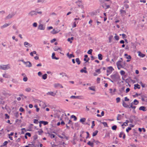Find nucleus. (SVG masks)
I'll return each instance as SVG.
<instances>
[{"instance_id": "4", "label": "nucleus", "mask_w": 147, "mask_h": 147, "mask_svg": "<svg viewBox=\"0 0 147 147\" xmlns=\"http://www.w3.org/2000/svg\"><path fill=\"white\" fill-rule=\"evenodd\" d=\"M76 3L77 4V6L78 8H79L82 9L83 8L84 6L82 4L81 2L80 1H77L76 2Z\"/></svg>"}, {"instance_id": "49", "label": "nucleus", "mask_w": 147, "mask_h": 147, "mask_svg": "<svg viewBox=\"0 0 147 147\" xmlns=\"http://www.w3.org/2000/svg\"><path fill=\"white\" fill-rule=\"evenodd\" d=\"M125 72L123 70H121L120 72V74L121 75H123L125 74Z\"/></svg>"}, {"instance_id": "30", "label": "nucleus", "mask_w": 147, "mask_h": 147, "mask_svg": "<svg viewBox=\"0 0 147 147\" xmlns=\"http://www.w3.org/2000/svg\"><path fill=\"white\" fill-rule=\"evenodd\" d=\"M76 61L77 63L79 65L80 63V61L79 58H77L76 59Z\"/></svg>"}, {"instance_id": "14", "label": "nucleus", "mask_w": 147, "mask_h": 147, "mask_svg": "<svg viewBox=\"0 0 147 147\" xmlns=\"http://www.w3.org/2000/svg\"><path fill=\"white\" fill-rule=\"evenodd\" d=\"M13 16L14 15L13 14H9L5 18V19L6 20L12 18Z\"/></svg>"}, {"instance_id": "19", "label": "nucleus", "mask_w": 147, "mask_h": 147, "mask_svg": "<svg viewBox=\"0 0 147 147\" xmlns=\"http://www.w3.org/2000/svg\"><path fill=\"white\" fill-rule=\"evenodd\" d=\"M31 90V88L30 87H28L25 88V91L27 92H29Z\"/></svg>"}, {"instance_id": "15", "label": "nucleus", "mask_w": 147, "mask_h": 147, "mask_svg": "<svg viewBox=\"0 0 147 147\" xmlns=\"http://www.w3.org/2000/svg\"><path fill=\"white\" fill-rule=\"evenodd\" d=\"M140 86L138 84H137L134 85V89H136L137 88L140 89Z\"/></svg>"}, {"instance_id": "43", "label": "nucleus", "mask_w": 147, "mask_h": 147, "mask_svg": "<svg viewBox=\"0 0 147 147\" xmlns=\"http://www.w3.org/2000/svg\"><path fill=\"white\" fill-rule=\"evenodd\" d=\"M80 72L81 73H87V71L86 70H84L83 69H81L80 71Z\"/></svg>"}, {"instance_id": "17", "label": "nucleus", "mask_w": 147, "mask_h": 147, "mask_svg": "<svg viewBox=\"0 0 147 147\" xmlns=\"http://www.w3.org/2000/svg\"><path fill=\"white\" fill-rule=\"evenodd\" d=\"M138 55L140 57H143L145 56V55L141 53L140 51L138 52Z\"/></svg>"}, {"instance_id": "50", "label": "nucleus", "mask_w": 147, "mask_h": 147, "mask_svg": "<svg viewBox=\"0 0 147 147\" xmlns=\"http://www.w3.org/2000/svg\"><path fill=\"white\" fill-rule=\"evenodd\" d=\"M115 38L116 40H118L119 39V36H117L115 34Z\"/></svg>"}, {"instance_id": "34", "label": "nucleus", "mask_w": 147, "mask_h": 147, "mask_svg": "<svg viewBox=\"0 0 147 147\" xmlns=\"http://www.w3.org/2000/svg\"><path fill=\"white\" fill-rule=\"evenodd\" d=\"M47 74H44L42 76V79H43L44 80H45L47 78Z\"/></svg>"}, {"instance_id": "8", "label": "nucleus", "mask_w": 147, "mask_h": 147, "mask_svg": "<svg viewBox=\"0 0 147 147\" xmlns=\"http://www.w3.org/2000/svg\"><path fill=\"white\" fill-rule=\"evenodd\" d=\"M113 70H114V69L112 67H108V69L107 70V73L109 74L111 73Z\"/></svg>"}, {"instance_id": "64", "label": "nucleus", "mask_w": 147, "mask_h": 147, "mask_svg": "<svg viewBox=\"0 0 147 147\" xmlns=\"http://www.w3.org/2000/svg\"><path fill=\"white\" fill-rule=\"evenodd\" d=\"M124 6L125 7V8L127 9H128L129 7V6L128 4H125L124 5Z\"/></svg>"}, {"instance_id": "46", "label": "nucleus", "mask_w": 147, "mask_h": 147, "mask_svg": "<svg viewBox=\"0 0 147 147\" xmlns=\"http://www.w3.org/2000/svg\"><path fill=\"white\" fill-rule=\"evenodd\" d=\"M92 51V50L91 49H90L88 50V51L87 52V53L88 54H91Z\"/></svg>"}, {"instance_id": "31", "label": "nucleus", "mask_w": 147, "mask_h": 147, "mask_svg": "<svg viewBox=\"0 0 147 147\" xmlns=\"http://www.w3.org/2000/svg\"><path fill=\"white\" fill-rule=\"evenodd\" d=\"M40 123L43 124L44 125H46L48 124V122L44 121H41Z\"/></svg>"}, {"instance_id": "53", "label": "nucleus", "mask_w": 147, "mask_h": 147, "mask_svg": "<svg viewBox=\"0 0 147 147\" xmlns=\"http://www.w3.org/2000/svg\"><path fill=\"white\" fill-rule=\"evenodd\" d=\"M116 100L117 102V103H118L120 101V98H119V97H118V98H116Z\"/></svg>"}, {"instance_id": "35", "label": "nucleus", "mask_w": 147, "mask_h": 147, "mask_svg": "<svg viewBox=\"0 0 147 147\" xmlns=\"http://www.w3.org/2000/svg\"><path fill=\"white\" fill-rule=\"evenodd\" d=\"M139 103L138 101L136 99H135L134 101V104L135 105H137Z\"/></svg>"}, {"instance_id": "9", "label": "nucleus", "mask_w": 147, "mask_h": 147, "mask_svg": "<svg viewBox=\"0 0 147 147\" xmlns=\"http://www.w3.org/2000/svg\"><path fill=\"white\" fill-rule=\"evenodd\" d=\"M54 87L55 88H57L59 87H60L61 88H63V86L60 84L59 83H55L54 84Z\"/></svg>"}, {"instance_id": "1", "label": "nucleus", "mask_w": 147, "mask_h": 147, "mask_svg": "<svg viewBox=\"0 0 147 147\" xmlns=\"http://www.w3.org/2000/svg\"><path fill=\"white\" fill-rule=\"evenodd\" d=\"M10 68V65L9 64L7 65H0V69H1L5 70Z\"/></svg>"}, {"instance_id": "55", "label": "nucleus", "mask_w": 147, "mask_h": 147, "mask_svg": "<svg viewBox=\"0 0 147 147\" xmlns=\"http://www.w3.org/2000/svg\"><path fill=\"white\" fill-rule=\"evenodd\" d=\"M44 2V0H38L37 1L38 3H43Z\"/></svg>"}, {"instance_id": "52", "label": "nucleus", "mask_w": 147, "mask_h": 147, "mask_svg": "<svg viewBox=\"0 0 147 147\" xmlns=\"http://www.w3.org/2000/svg\"><path fill=\"white\" fill-rule=\"evenodd\" d=\"M129 108H132V109H134L136 108V107L135 106H132V103H131V105L130 106V107H128Z\"/></svg>"}, {"instance_id": "54", "label": "nucleus", "mask_w": 147, "mask_h": 147, "mask_svg": "<svg viewBox=\"0 0 147 147\" xmlns=\"http://www.w3.org/2000/svg\"><path fill=\"white\" fill-rule=\"evenodd\" d=\"M93 142L96 144H98L100 143V142L98 141H95L94 139H93Z\"/></svg>"}, {"instance_id": "37", "label": "nucleus", "mask_w": 147, "mask_h": 147, "mask_svg": "<svg viewBox=\"0 0 147 147\" xmlns=\"http://www.w3.org/2000/svg\"><path fill=\"white\" fill-rule=\"evenodd\" d=\"M86 120V119L84 118H83L80 119V121L81 123H83Z\"/></svg>"}, {"instance_id": "51", "label": "nucleus", "mask_w": 147, "mask_h": 147, "mask_svg": "<svg viewBox=\"0 0 147 147\" xmlns=\"http://www.w3.org/2000/svg\"><path fill=\"white\" fill-rule=\"evenodd\" d=\"M74 57V56L73 54H70L69 55V56H68V57L70 59L72 57Z\"/></svg>"}, {"instance_id": "26", "label": "nucleus", "mask_w": 147, "mask_h": 147, "mask_svg": "<svg viewBox=\"0 0 147 147\" xmlns=\"http://www.w3.org/2000/svg\"><path fill=\"white\" fill-rule=\"evenodd\" d=\"M121 62V61H119L117 63V66L118 68L119 69H120V68L119 67L120 66H121V65L119 63L120 62Z\"/></svg>"}, {"instance_id": "13", "label": "nucleus", "mask_w": 147, "mask_h": 147, "mask_svg": "<svg viewBox=\"0 0 147 147\" xmlns=\"http://www.w3.org/2000/svg\"><path fill=\"white\" fill-rule=\"evenodd\" d=\"M139 110H142L144 111H146V107L144 106L140 107L139 108Z\"/></svg>"}, {"instance_id": "7", "label": "nucleus", "mask_w": 147, "mask_h": 147, "mask_svg": "<svg viewBox=\"0 0 147 147\" xmlns=\"http://www.w3.org/2000/svg\"><path fill=\"white\" fill-rule=\"evenodd\" d=\"M20 61H22L24 64L28 63V65H26L27 67H30L32 66L31 63L29 61H27L26 62L24 61L23 59L21 60Z\"/></svg>"}, {"instance_id": "5", "label": "nucleus", "mask_w": 147, "mask_h": 147, "mask_svg": "<svg viewBox=\"0 0 147 147\" xmlns=\"http://www.w3.org/2000/svg\"><path fill=\"white\" fill-rule=\"evenodd\" d=\"M45 28V26L40 24L38 26V29L41 30H44Z\"/></svg>"}, {"instance_id": "22", "label": "nucleus", "mask_w": 147, "mask_h": 147, "mask_svg": "<svg viewBox=\"0 0 147 147\" xmlns=\"http://www.w3.org/2000/svg\"><path fill=\"white\" fill-rule=\"evenodd\" d=\"M98 59L99 60H101L102 59V54H98Z\"/></svg>"}, {"instance_id": "24", "label": "nucleus", "mask_w": 147, "mask_h": 147, "mask_svg": "<svg viewBox=\"0 0 147 147\" xmlns=\"http://www.w3.org/2000/svg\"><path fill=\"white\" fill-rule=\"evenodd\" d=\"M120 12L122 15L125 14L126 13L125 11L123 10L122 9H121L120 10Z\"/></svg>"}, {"instance_id": "59", "label": "nucleus", "mask_w": 147, "mask_h": 147, "mask_svg": "<svg viewBox=\"0 0 147 147\" xmlns=\"http://www.w3.org/2000/svg\"><path fill=\"white\" fill-rule=\"evenodd\" d=\"M68 124H70L71 125H72L73 124V123L72 122V121L70 120H69L68 122Z\"/></svg>"}, {"instance_id": "63", "label": "nucleus", "mask_w": 147, "mask_h": 147, "mask_svg": "<svg viewBox=\"0 0 147 147\" xmlns=\"http://www.w3.org/2000/svg\"><path fill=\"white\" fill-rule=\"evenodd\" d=\"M131 129V128L130 127H128L126 129V131L127 132H128L129 130Z\"/></svg>"}, {"instance_id": "47", "label": "nucleus", "mask_w": 147, "mask_h": 147, "mask_svg": "<svg viewBox=\"0 0 147 147\" xmlns=\"http://www.w3.org/2000/svg\"><path fill=\"white\" fill-rule=\"evenodd\" d=\"M23 80L24 82H26L28 80V78L27 77H26V76H24L23 79Z\"/></svg>"}, {"instance_id": "39", "label": "nucleus", "mask_w": 147, "mask_h": 147, "mask_svg": "<svg viewBox=\"0 0 147 147\" xmlns=\"http://www.w3.org/2000/svg\"><path fill=\"white\" fill-rule=\"evenodd\" d=\"M121 115L120 114H118L117 115V120H120L121 119Z\"/></svg>"}, {"instance_id": "21", "label": "nucleus", "mask_w": 147, "mask_h": 147, "mask_svg": "<svg viewBox=\"0 0 147 147\" xmlns=\"http://www.w3.org/2000/svg\"><path fill=\"white\" fill-rule=\"evenodd\" d=\"M79 10V8L78 7H76L74 8V10L76 13H77Z\"/></svg>"}, {"instance_id": "44", "label": "nucleus", "mask_w": 147, "mask_h": 147, "mask_svg": "<svg viewBox=\"0 0 147 147\" xmlns=\"http://www.w3.org/2000/svg\"><path fill=\"white\" fill-rule=\"evenodd\" d=\"M113 38V36L112 35H111L110 36L109 38V42H111V40Z\"/></svg>"}, {"instance_id": "38", "label": "nucleus", "mask_w": 147, "mask_h": 147, "mask_svg": "<svg viewBox=\"0 0 147 147\" xmlns=\"http://www.w3.org/2000/svg\"><path fill=\"white\" fill-rule=\"evenodd\" d=\"M43 131L42 129H40L38 131L39 135H41L43 133Z\"/></svg>"}, {"instance_id": "58", "label": "nucleus", "mask_w": 147, "mask_h": 147, "mask_svg": "<svg viewBox=\"0 0 147 147\" xmlns=\"http://www.w3.org/2000/svg\"><path fill=\"white\" fill-rule=\"evenodd\" d=\"M38 120L36 119H34V123L36 124H38Z\"/></svg>"}, {"instance_id": "16", "label": "nucleus", "mask_w": 147, "mask_h": 147, "mask_svg": "<svg viewBox=\"0 0 147 147\" xmlns=\"http://www.w3.org/2000/svg\"><path fill=\"white\" fill-rule=\"evenodd\" d=\"M10 24H7L6 23L4 25H3V26H2L1 27V29H3L4 28L7 27V26H8L10 25Z\"/></svg>"}, {"instance_id": "41", "label": "nucleus", "mask_w": 147, "mask_h": 147, "mask_svg": "<svg viewBox=\"0 0 147 147\" xmlns=\"http://www.w3.org/2000/svg\"><path fill=\"white\" fill-rule=\"evenodd\" d=\"M55 55V54L54 53H52V59H56L57 60L58 59H59V58H58L56 57H53V55Z\"/></svg>"}, {"instance_id": "28", "label": "nucleus", "mask_w": 147, "mask_h": 147, "mask_svg": "<svg viewBox=\"0 0 147 147\" xmlns=\"http://www.w3.org/2000/svg\"><path fill=\"white\" fill-rule=\"evenodd\" d=\"M88 88L89 90H92L93 91H95V88L93 86H91L89 87Z\"/></svg>"}, {"instance_id": "57", "label": "nucleus", "mask_w": 147, "mask_h": 147, "mask_svg": "<svg viewBox=\"0 0 147 147\" xmlns=\"http://www.w3.org/2000/svg\"><path fill=\"white\" fill-rule=\"evenodd\" d=\"M139 83L141 85L142 87L144 88L145 87V84H143L142 82H140Z\"/></svg>"}, {"instance_id": "25", "label": "nucleus", "mask_w": 147, "mask_h": 147, "mask_svg": "<svg viewBox=\"0 0 147 147\" xmlns=\"http://www.w3.org/2000/svg\"><path fill=\"white\" fill-rule=\"evenodd\" d=\"M34 54H36V55H37V54H36V51H34L33 52H31L30 53V55L32 56H34V55H33Z\"/></svg>"}, {"instance_id": "27", "label": "nucleus", "mask_w": 147, "mask_h": 147, "mask_svg": "<svg viewBox=\"0 0 147 147\" xmlns=\"http://www.w3.org/2000/svg\"><path fill=\"white\" fill-rule=\"evenodd\" d=\"M87 144L91 147H93L94 146V144L93 142H91L90 141H89L88 143Z\"/></svg>"}, {"instance_id": "29", "label": "nucleus", "mask_w": 147, "mask_h": 147, "mask_svg": "<svg viewBox=\"0 0 147 147\" xmlns=\"http://www.w3.org/2000/svg\"><path fill=\"white\" fill-rule=\"evenodd\" d=\"M59 32L58 31H57L56 30H55V29H53V30L51 32V33L52 34H54L58 33Z\"/></svg>"}, {"instance_id": "6", "label": "nucleus", "mask_w": 147, "mask_h": 147, "mask_svg": "<svg viewBox=\"0 0 147 147\" xmlns=\"http://www.w3.org/2000/svg\"><path fill=\"white\" fill-rule=\"evenodd\" d=\"M70 98H71L75 99H83L84 98V97L83 96H71L70 97Z\"/></svg>"}, {"instance_id": "18", "label": "nucleus", "mask_w": 147, "mask_h": 147, "mask_svg": "<svg viewBox=\"0 0 147 147\" xmlns=\"http://www.w3.org/2000/svg\"><path fill=\"white\" fill-rule=\"evenodd\" d=\"M59 75H61V77H63L64 76H67V75L64 72L60 73L59 74Z\"/></svg>"}, {"instance_id": "23", "label": "nucleus", "mask_w": 147, "mask_h": 147, "mask_svg": "<svg viewBox=\"0 0 147 147\" xmlns=\"http://www.w3.org/2000/svg\"><path fill=\"white\" fill-rule=\"evenodd\" d=\"M123 105L124 107L126 108H128L129 107V106L127 105L124 101L123 102Z\"/></svg>"}, {"instance_id": "45", "label": "nucleus", "mask_w": 147, "mask_h": 147, "mask_svg": "<svg viewBox=\"0 0 147 147\" xmlns=\"http://www.w3.org/2000/svg\"><path fill=\"white\" fill-rule=\"evenodd\" d=\"M117 127L116 125L113 126L112 127V129L113 130H115L117 128Z\"/></svg>"}, {"instance_id": "11", "label": "nucleus", "mask_w": 147, "mask_h": 147, "mask_svg": "<svg viewBox=\"0 0 147 147\" xmlns=\"http://www.w3.org/2000/svg\"><path fill=\"white\" fill-rule=\"evenodd\" d=\"M24 45L26 47H27L28 46L29 47H31L32 46L31 44L28 43L27 42H25L24 43Z\"/></svg>"}, {"instance_id": "42", "label": "nucleus", "mask_w": 147, "mask_h": 147, "mask_svg": "<svg viewBox=\"0 0 147 147\" xmlns=\"http://www.w3.org/2000/svg\"><path fill=\"white\" fill-rule=\"evenodd\" d=\"M71 118H74V121H76L77 119V117L75 115H71Z\"/></svg>"}, {"instance_id": "3", "label": "nucleus", "mask_w": 147, "mask_h": 147, "mask_svg": "<svg viewBox=\"0 0 147 147\" xmlns=\"http://www.w3.org/2000/svg\"><path fill=\"white\" fill-rule=\"evenodd\" d=\"M111 78L114 81L116 80L119 78L120 77L119 75L117 74H114L111 76Z\"/></svg>"}, {"instance_id": "56", "label": "nucleus", "mask_w": 147, "mask_h": 147, "mask_svg": "<svg viewBox=\"0 0 147 147\" xmlns=\"http://www.w3.org/2000/svg\"><path fill=\"white\" fill-rule=\"evenodd\" d=\"M37 25V23L36 22H34L33 24V26L34 27H36Z\"/></svg>"}, {"instance_id": "2", "label": "nucleus", "mask_w": 147, "mask_h": 147, "mask_svg": "<svg viewBox=\"0 0 147 147\" xmlns=\"http://www.w3.org/2000/svg\"><path fill=\"white\" fill-rule=\"evenodd\" d=\"M28 15L30 17H33L37 15V13L35 11H31L28 13Z\"/></svg>"}, {"instance_id": "32", "label": "nucleus", "mask_w": 147, "mask_h": 147, "mask_svg": "<svg viewBox=\"0 0 147 147\" xmlns=\"http://www.w3.org/2000/svg\"><path fill=\"white\" fill-rule=\"evenodd\" d=\"M3 77L5 78H9V76L7 75V74H3Z\"/></svg>"}, {"instance_id": "60", "label": "nucleus", "mask_w": 147, "mask_h": 147, "mask_svg": "<svg viewBox=\"0 0 147 147\" xmlns=\"http://www.w3.org/2000/svg\"><path fill=\"white\" fill-rule=\"evenodd\" d=\"M102 123L103 124L105 127L107 126V124L106 122H103Z\"/></svg>"}, {"instance_id": "36", "label": "nucleus", "mask_w": 147, "mask_h": 147, "mask_svg": "<svg viewBox=\"0 0 147 147\" xmlns=\"http://www.w3.org/2000/svg\"><path fill=\"white\" fill-rule=\"evenodd\" d=\"M22 131H21V134H23L26 131V130L25 129V128H22L21 129Z\"/></svg>"}, {"instance_id": "33", "label": "nucleus", "mask_w": 147, "mask_h": 147, "mask_svg": "<svg viewBox=\"0 0 147 147\" xmlns=\"http://www.w3.org/2000/svg\"><path fill=\"white\" fill-rule=\"evenodd\" d=\"M98 131L97 130H96L93 133L92 136H95L98 133Z\"/></svg>"}, {"instance_id": "40", "label": "nucleus", "mask_w": 147, "mask_h": 147, "mask_svg": "<svg viewBox=\"0 0 147 147\" xmlns=\"http://www.w3.org/2000/svg\"><path fill=\"white\" fill-rule=\"evenodd\" d=\"M34 107L36 109V111L37 112H38L39 111L40 109L39 108H38V106L37 105H36L34 106Z\"/></svg>"}, {"instance_id": "20", "label": "nucleus", "mask_w": 147, "mask_h": 147, "mask_svg": "<svg viewBox=\"0 0 147 147\" xmlns=\"http://www.w3.org/2000/svg\"><path fill=\"white\" fill-rule=\"evenodd\" d=\"M54 50L55 51H57L59 50H60L61 51V50L60 48L58 47H55L54 48Z\"/></svg>"}, {"instance_id": "48", "label": "nucleus", "mask_w": 147, "mask_h": 147, "mask_svg": "<svg viewBox=\"0 0 147 147\" xmlns=\"http://www.w3.org/2000/svg\"><path fill=\"white\" fill-rule=\"evenodd\" d=\"M8 143V142L7 141H5L3 144V146H5L7 145Z\"/></svg>"}, {"instance_id": "12", "label": "nucleus", "mask_w": 147, "mask_h": 147, "mask_svg": "<svg viewBox=\"0 0 147 147\" xmlns=\"http://www.w3.org/2000/svg\"><path fill=\"white\" fill-rule=\"evenodd\" d=\"M41 105H42V106L43 108H45V107H46L47 106L45 103L42 101L40 102V104L39 105L40 106H41Z\"/></svg>"}, {"instance_id": "62", "label": "nucleus", "mask_w": 147, "mask_h": 147, "mask_svg": "<svg viewBox=\"0 0 147 147\" xmlns=\"http://www.w3.org/2000/svg\"><path fill=\"white\" fill-rule=\"evenodd\" d=\"M124 133L123 132H121L120 133V134L119 135V137L120 138H121L122 137V135H123V134Z\"/></svg>"}, {"instance_id": "61", "label": "nucleus", "mask_w": 147, "mask_h": 147, "mask_svg": "<svg viewBox=\"0 0 147 147\" xmlns=\"http://www.w3.org/2000/svg\"><path fill=\"white\" fill-rule=\"evenodd\" d=\"M5 119H9V116L7 114H5Z\"/></svg>"}, {"instance_id": "10", "label": "nucleus", "mask_w": 147, "mask_h": 147, "mask_svg": "<svg viewBox=\"0 0 147 147\" xmlns=\"http://www.w3.org/2000/svg\"><path fill=\"white\" fill-rule=\"evenodd\" d=\"M47 94L48 95H50L52 96H55L56 94V93H54L52 92H48Z\"/></svg>"}]
</instances>
